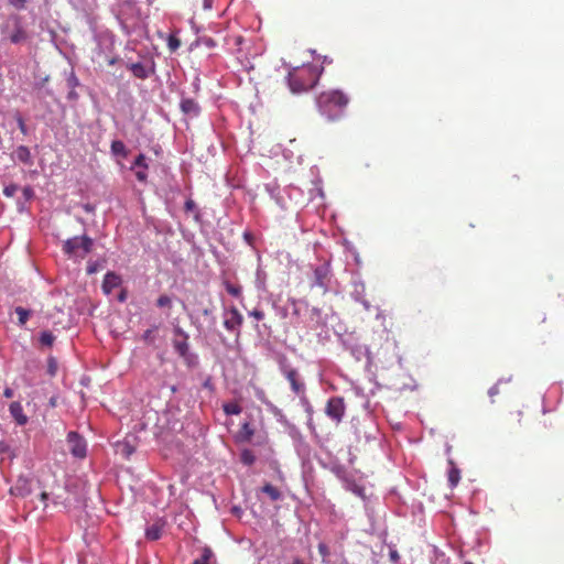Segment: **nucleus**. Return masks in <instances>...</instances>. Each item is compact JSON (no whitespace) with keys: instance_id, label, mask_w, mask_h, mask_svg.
<instances>
[{"instance_id":"f257e3e1","label":"nucleus","mask_w":564,"mask_h":564,"mask_svg":"<svg viewBox=\"0 0 564 564\" xmlns=\"http://www.w3.org/2000/svg\"><path fill=\"white\" fill-rule=\"evenodd\" d=\"M322 73L323 67L312 63L293 67L286 77L291 93L302 94L311 90L317 84Z\"/></svg>"},{"instance_id":"f03ea898","label":"nucleus","mask_w":564,"mask_h":564,"mask_svg":"<svg viewBox=\"0 0 564 564\" xmlns=\"http://www.w3.org/2000/svg\"><path fill=\"white\" fill-rule=\"evenodd\" d=\"M318 109L322 115L329 120L340 117L344 109L349 104V97L341 90L334 89L323 91L316 99Z\"/></svg>"},{"instance_id":"7ed1b4c3","label":"nucleus","mask_w":564,"mask_h":564,"mask_svg":"<svg viewBox=\"0 0 564 564\" xmlns=\"http://www.w3.org/2000/svg\"><path fill=\"white\" fill-rule=\"evenodd\" d=\"M289 434L292 438L295 453L301 462L303 478L306 480L308 474H311L313 470L312 447L305 441L304 436L297 427L292 426Z\"/></svg>"},{"instance_id":"20e7f679","label":"nucleus","mask_w":564,"mask_h":564,"mask_svg":"<svg viewBox=\"0 0 564 564\" xmlns=\"http://www.w3.org/2000/svg\"><path fill=\"white\" fill-rule=\"evenodd\" d=\"M3 39L12 44H21L29 40V34L23 26L22 18L18 14H11L1 25Z\"/></svg>"},{"instance_id":"39448f33","label":"nucleus","mask_w":564,"mask_h":564,"mask_svg":"<svg viewBox=\"0 0 564 564\" xmlns=\"http://www.w3.org/2000/svg\"><path fill=\"white\" fill-rule=\"evenodd\" d=\"M94 241L87 235L69 238L63 243V251L73 259H84L93 249Z\"/></svg>"},{"instance_id":"423d86ee","label":"nucleus","mask_w":564,"mask_h":564,"mask_svg":"<svg viewBox=\"0 0 564 564\" xmlns=\"http://www.w3.org/2000/svg\"><path fill=\"white\" fill-rule=\"evenodd\" d=\"M278 362H279L281 372L284 375V377L290 382L292 391L297 395L303 394L305 391V386L300 380L297 370L289 364V361L284 355L280 356Z\"/></svg>"},{"instance_id":"0eeeda50","label":"nucleus","mask_w":564,"mask_h":564,"mask_svg":"<svg viewBox=\"0 0 564 564\" xmlns=\"http://www.w3.org/2000/svg\"><path fill=\"white\" fill-rule=\"evenodd\" d=\"M67 443L70 454L78 459H83L87 455V442L75 431L67 434Z\"/></svg>"},{"instance_id":"6e6552de","label":"nucleus","mask_w":564,"mask_h":564,"mask_svg":"<svg viewBox=\"0 0 564 564\" xmlns=\"http://www.w3.org/2000/svg\"><path fill=\"white\" fill-rule=\"evenodd\" d=\"M325 412L328 417L339 423L345 415V403L340 397H333L327 401Z\"/></svg>"},{"instance_id":"1a4fd4ad","label":"nucleus","mask_w":564,"mask_h":564,"mask_svg":"<svg viewBox=\"0 0 564 564\" xmlns=\"http://www.w3.org/2000/svg\"><path fill=\"white\" fill-rule=\"evenodd\" d=\"M330 282V268L329 264L323 263L314 269V280L312 286H316L327 292Z\"/></svg>"},{"instance_id":"9d476101","label":"nucleus","mask_w":564,"mask_h":564,"mask_svg":"<svg viewBox=\"0 0 564 564\" xmlns=\"http://www.w3.org/2000/svg\"><path fill=\"white\" fill-rule=\"evenodd\" d=\"M173 347L177 352H187L188 345V335L180 327H175L173 330Z\"/></svg>"},{"instance_id":"9b49d317","label":"nucleus","mask_w":564,"mask_h":564,"mask_svg":"<svg viewBox=\"0 0 564 564\" xmlns=\"http://www.w3.org/2000/svg\"><path fill=\"white\" fill-rule=\"evenodd\" d=\"M31 491V482L29 478L24 476H20L14 486L10 488V494L17 497H26Z\"/></svg>"},{"instance_id":"f8f14e48","label":"nucleus","mask_w":564,"mask_h":564,"mask_svg":"<svg viewBox=\"0 0 564 564\" xmlns=\"http://www.w3.org/2000/svg\"><path fill=\"white\" fill-rule=\"evenodd\" d=\"M242 324V316L236 307L226 312L224 325L229 330H236Z\"/></svg>"},{"instance_id":"ddd939ff","label":"nucleus","mask_w":564,"mask_h":564,"mask_svg":"<svg viewBox=\"0 0 564 564\" xmlns=\"http://www.w3.org/2000/svg\"><path fill=\"white\" fill-rule=\"evenodd\" d=\"M121 284V278L115 272H108L104 276L102 281V291L106 294H110L115 289H117Z\"/></svg>"},{"instance_id":"4468645a","label":"nucleus","mask_w":564,"mask_h":564,"mask_svg":"<svg viewBox=\"0 0 564 564\" xmlns=\"http://www.w3.org/2000/svg\"><path fill=\"white\" fill-rule=\"evenodd\" d=\"M9 412L11 416L15 420L18 425L22 426L28 423V416L24 414L22 404L20 402H12L9 405Z\"/></svg>"},{"instance_id":"2eb2a0df","label":"nucleus","mask_w":564,"mask_h":564,"mask_svg":"<svg viewBox=\"0 0 564 564\" xmlns=\"http://www.w3.org/2000/svg\"><path fill=\"white\" fill-rule=\"evenodd\" d=\"M447 463L449 466L448 467V486L453 489L458 485V482L460 480V470L455 465L453 458L448 457Z\"/></svg>"},{"instance_id":"dca6fc26","label":"nucleus","mask_w":564,"mask_h":564,"mask_svg":"<svg viewBox=\"0 0 564 564\" xmlns=\"http://www.w3.org/2000/svg\"><path fill=\"white\" fill-rule=\"evenodd\" d=\"M181 109L185 115L196 117L200 111L198 104L192 98H185L181 101Z\"/></svg>"},{"instance_id":"f3484780","label":"nucleus","mask_w":564,"mask_h":564,"mask_svg":"<svg viewBox=\"0 0 564 564\" xmlns=\"http://www.w3.org/2000/svg\"><path fill=\"white\" fill-rule=\"evenodd\" d=\"M344 488L357 497L364 498L365 497V488L360 485H358L355 479L345 477L343 479Z\"/></svg>"},{"instance_id":"a211bd4d","label":"nucleus","mask_w":564,"mask_h":564,"mask_svg":"<svg viewBox=\"0 0 564 564\" xmlns=\"http://www.w3.org/2000/svg\"><path fill=\"white\" fill-rule=\"evenodd\" d=\"M55 340V336L50 330H43L40 334L39 343L41 349H51L53 347V343Z\"/></svg>"},{"instance_id":"6ab92c4d","label":"nucleus","mask_w":564,"mask_h":564,"mask_svg":"<svg viewBox=\"0 0 564 564\" xmlns=\"http://www.w3.org/2000/svg\"><path fill=\"white\" fill-rule=\"evenodd\" d=\"M162 536V525L153 523L145 529V538L150 541H156Z\"/></svg>"},{"instance_id":"aec40b11","label":"nucleus","mask_w":564,"mask_h":564,"mask_svg":"<svg viewBox=\"0 0 564 564\" xmlns=\"http://www.w3.org/2000/svg\"><path fill=\"white\" fill-rule=\"evenodd\" d=\"M15 155L20 162L32 164V155L28 147L20 145L15 150Z\"/></svg>"},{"instance_id":"412c9836","label":"nucleus","mask_w":564,"mask_h":564,"mask_svg":"<svg viewBox=\"0 0 564 564\" xmlns=\"http://www.w3.org/2000/svg\"><path fill=\"white\" fill-rule=\"evenodd\" d=\"M262 492L267 494L272 501H278L282 499V494L280 492V490L276 487L272 486L271 484H265L262 487Z\"/></svg>"},{"instance_id":"4be33fe9","label":"nucleus","mask_w":564,"mask_h":564,"mask_svg":"<svg viewBox=\"0 0 564 564\" xmlns=\"http://www.w3.org/2000/svg\"><path fill=\"white\" fill-rule=\"evenodd\" d=\"M129 68L132 72V74L138 78L143 79L148 77V72L142 63H133L130 65Z\"/></svg>"},{"instance_id":"5701e85b","label":"nucleus","mask_w":564,"mask_h":564,"mask_svg":"<svg viewBox=\"0 0 564 564\" xmlns=\"http://www.w3.org/2000/svg\"><path fill=\"white\" fill-rule=\"evenodd\" d=\"M223 410L227 415H238L241 413V406L236 402L224 403Z\"/></svg>"},{"instance_id":"b1692460","label":"nucleus","mask_w":564,"mask_h":564,"mask_svg":"<svg viewBox=\"0 0 564 564\" xmlns=\"http://www.w3.org/2000/svg\"><path fill=\"white\" fill-rule=\"evenodd\" d=\"M111 151L116 155H121L123 158L127 156L126 145L120 140H115L111 142Z\"/></svg>"},{"instance_id":"393cba45","label":"nucleus","mask_w":564,"mask_h":564,"mask_svg":"<svg viewBox=\"0 0 564 564\" xmlns=\"http://www.w3.org/2000/svg\"><path fill=\"white\" fill-rule=\"evenodd\" d=\"M240 460L246 466H251L256 462V455L251 449H243L240 454Z\"/></svg>"},{"instance_id":"a878e982","label":"nucleus","mask_w":564,"mask_h":564,"mask_svg":"<svg viewBox=\"0 0 564 564\" xmlns=\"http://www.w3.org/2000/svg\"><path fill=\"white\" fill-rule=\"evenodd\" d=\"M366 356H367V369H368L369 373L376 376L378 372L376 362H377V357H379V355H366Z\"/></svg>"},{"instance_id":"bb28decb","label":"nucleus","mask_w":564,"mask_h":564,"mask_svg":"<svg viewBox=\"0 0 564 564\" xmlns=\"http://www.w3.org/2000/svg\"><path fill=\"white\" fill-rule=\"evenodd\" d=\"M0 455H7L10 459H13L15 457L14 451L6 441H0Z\"/></svg>"},{"instance_id":"cd10ccee","label":"nucleus","mask_w":564,"mask_h":564,"mask_svg":"<svg viewBox=\"0 0 564 564\" xmlns=\"http://www.w3.org/2000/svg\"><path fill=\"white\" fill-rule=\"evenodd\" d=\"M212 556H213V552H212V550H210V549H208V547H205V549L203 550L202 555H200L198 558H196V560L193 562V564H208V563H209V561H210V558H212Z\"/></svg>"},{"instance_id":"c85d7f7f","label":"nucleus","mask_w":564,"mask_h":564,"mask_svg":"<svg viewBox=\"0 0 564 564\" xmlns=\"http://www.w3.org/2000/svg\"><path fill=\"white\" fill-rule=\"evenodd\" d=\"M156 306L160 308H172V299L166 294H162L156 300Z\"/></svg>"},{"instance_id":"c756f323","label":"nucleus","mask_w":564,"mask_h":564,"mask_svg":"<svg viewBox=\"0 0 564 564\" xmlns=\"http://www.w3.org/2000/svg\"><path fill=\"white\" fill-rule=\"evenodd\" d=\"M15 313L18 315V319H19V324L20 325H24L26 323V321L29 319L30 317V314L31 312L29 310H25L21 306H18L15 308Z\"/></svg>"},{"instance_id":"7c9ffc66","label":"nucleus","mask_w":564,"mask_h":564,"mask_svg":"<svg viewBox=\"0 0 564 564\" xmlns=\"http://www.w3.org/2000/svg\"><path fill=\"white\" fill-rule=\"evenodd\" d=\"M225 288H226V291L235 297H239L241 295V288L239 285H235L229 282H225Z\"/></svg>"},{"instance_id":"2f4dec72","label":"nucleus","mask_w":564,"mask_h":564,"mask_svg":"<svg viewBox=\"0 0 564 564\" xmlns=\"http://www.w3.org/2000/svg\"><path fill=\"white\" fill-rule=\"evenodd\" d=\"M156 330H158V327H152V328L147 329L142 335L143 340L147 343H153L156 337Z\"/></svg>"},{"instance_id":"473e14b6","label":"nucleus","mask_w":564,"mask_h":564,"mask_svg":"<svg viewBox=\"0 0 564 564\" xmlns=\"http://www.w3.org/2000/svg\"><path fill=\"white\" fill-rule=\"evenodd\" d=\"M181 46V41L175 35H170L167 39V47L171 52H175Z\"/></svg>"},{"instance_id":"72a5a7b5","label":"nucleus","mask_w":564,"mask_h":564,"mask_svg":"<svg viewBox=\"0 0 564 564\" xmlns=\"http://www.w3.org/2000/svg\"><path fill=\"white\" fill-rule=\"evenodd\" d=\"M57 372V361L54 357H50L47 360V373L54 377Z\"/></svg>"},{"instance_id":"f704fd0d","label":"nucleus","mask_w":564,"mask_h":564,"mask_svg":"<svg viewBox=\"0 0 564 564\" xmlns=\"http://www.w3.org/2000/svg\"><path fill=\"white\" fill-rule=\"evenodd\" d=\"M511 380V377H508L507 379H499L496 384H494L489 390L488 394L492 399L495 395L499 393V384L501 382H509Z\"/></svg>"},{"instance_id":"c9c22d12","label":"nucleus","mask_w":564,"mask_h":564,"mask_svg":"<svg viewBox=\"0 0 564 564\" xmlns=\"http://www.w3.org/2000/svg\"><path fill=\"white\" fill-rule=\"evenodd\" d=\"M317 549H318V553L321 554V556L323 558V562H326V558L330 554L328 545L324 542H321V543H318Z\"/></svg>"},{"instance_id":"e433bc0d","label":"nucleus","mask_w":564,"mask_h":564,"mask_svg":"<svg viewBox=\"0 0 564 564\" xmlns=\"http://www.w3.org/2000/svg\"><path fill=\"white\" fill-rule=\"evenodd\" d=\"M19 189V186L17 184H10L3 188V194L7 197H13Z\"/></svg>"},{"instance_id":"4c0bfd02","label":"nucleus","mask_w":564,"mask_h":564,"mask_svg":"<svg viewBox=\"0 0 564 564\" xmlns=\"http://www.w3.org/2000/svg\"><path fill=\"white\" fill-rule=\"evenodd\" d=\"M17 10H24L30 0H8Z\"/></svg>"},{"instance_id":"58836bf2","label":"nucleus","mask_w":564,"mask_h":564,"mask_svg":"<svg viewBox=\"0 0 564 564\" xmlns=\"http://www.w3.org/2000/svg\"><path fill=\"white\" fill-rule=\"evenodd\" d=\"M134 166L143 167L144 170L148 169L147 164V158L144 154H139L134 160Z\"/></svg>"},{"instance_id":"ea45409f","label":"nucleus","mask_w":564,"mask_h":564,"mask_svg":"<svg viewBox=\"0 0 564 564\" xmlns=\"http://www.w3.org/2000/svg\"><path fill=\"white\" fill-rule=\"evenodd\" d=\"M184 208H185V212L192 213V212H195L197 209V206H196V204H195V202L193 199H187L185 202Z\"/></svg>"},{"instance_id":"a19ab883","label":"nucleus","mask_w":564,"mask_h":564,"mask_svg":"<svg viewBox=\"0 0 564 564\" xmlns=\"http://www.w3.org/2000/svg\"><path fill=\"white\" fill-rule=\"evenodd\" d=\"M230 513H231L234 517H236V518L240 519V518L242 517V514H243V510H242V508H241V507H239V506H232V507L230 508Z\"/></svg>"},{"instance_id":"79ce46f5","label":"nucleus","mask_w":564,"mask_h":564,"mask_svg":"<svg viewBox=\"0 0 564 564\" xmlns=\"http://www.w3.org/2000/svg\"><path fill=\"white\" fill-rule=\"evenodd\" d=\"M249 315L256 318L257 321H261L264 318V313L260 310H253L249 312Z\"/></svg>"},{"instance_id":"37998d69","label":"nucleus","mask_w":564,"mask_h":564,"mask_svg":"<svg viewBox=\"0 0 564 564\" xmlns=\"http://www.w3.org/2000/svg\"><path fill=\"white\" fill-rule=\"evenodd\" d=\"M18 126H19L20 131H21L23 134H26V133H28L26 124H25V122H24V120H23V118H22V117H19V118H18Z\"/></svg>"},{"instance_id":"c03bdc74","label":"nucleus","mask_w":564,"mask_h":564,"mask_svg":"<svg viewBox=\"0 0 564 564\" xmlns=\"http://www.w3.org/2000/svg\"><path fill=\"white\" fill-rule=\"evenodd\" d=\"M389 556H390V560H391L392 562H394V563H397V562L399 561V558H400L399 553H398V551H395V550H391V551L389 552Z\"/></svg>"},{"instance_id":"a18cd8bd","label":"nucleus","mask_w":564,"mask_h":564,"mask_svg":"<svg viewBox=\"0 0 564 564\" xmlns=\"http://www.w3.org/2000/svg\"><path fill=\"white\" fill-rule=\"evenodd\" d=\"M3 395L8 399L12 398L14 395V391L13 389L7 387L4 390H3Z\"/></svg>"},{"instance_id":"49530a36","label":"nucleus","mask_w":564,"mask_h":564,"mask_svg":"<svg viewBox=\"0 0 564 564\" xmlns=\"http://www.w3.org/2000/svg\"><path fill=\"white\" fill-rule=\"evenodd\" d=\"M135 176L139 181L144 182L147 180V173L144 171H138Z\"/></svg>"},{"instance_id":"de8ad7c7","label":"nucleus","mask_w":564,"mask_h":564,"mask_svg":"<svg viewBox=\"0 0 564 564\" xmlns=\"http://www.w3.org/2000/svg\"><path fill=\"white\" fill-rule=\"evenodd\" d=\"M214 0H203V8L205 10H210L213 8Z\"/></svg>"},{"instance_id":"09e8293b","label":"nucleus","mask_w":564,"mask_h":564,"mask_svg":"<svg viewBox=\"0 0 564 564\" xmlns=\"http://www.w3.org/2000/svg\"><path fill=\"white\" fill-rule=\"evenodd\" d=\"M203 387L208 389V390H213L214 387H213V383H212V379L209 377L204 381Z\"/></svg>"},{"instance_id":"8fccbe9b","label":"nucleus","mask_w":564,"mask_h":564,"mask_svg":"<svg viewBox=\"0 0 564 564\" xmlns=\"http://www.w3.org/2000/svg\"><path fill=\"white\" fill-rule=\"evenodd\" d=\"M68 84L69 86L72 87H75L78 85V79L75 77V76H72L69 79H68Z\"/></svg>"},{"instance_id":"3c124183","label":"nucleus","mask_w":564,"mask_h":564,"mask_svg":"<svg viewBox=\"0 0 564 564\" xmlns=\"http://www.w3.org/2000/svg\"><path fill=\"white\" fill-rule=\"evenodd\" d=\"M23 192L26 197H30L33 194V191L30 187H25Z\"/></svg>"},{"instance_id":"603ef678","label":"nucleus","mask_w":564,"mask_h":564,"mask_svg":"<svg viewBox=\"0 0 564 564\" xmlns=\"http://www.w3.org/2000/svg\"><path fill=\"white\" fill-rule=\"evenodd\" d=\"M307 425H308V427H310L311 432H312V433H315V426H314V424H313V422H312V419H310V420H308Z\"/></svg>"},{"instance_id":"864d4df0","label":"nucleus","mask_w":564,"mask_h":564,"mask_svg":"<svg viewBox=\"0 0 564 564\" xmlns=\"http://www.w3.org/2000/svg\"><path fill=\"white\" fill-rule=\"evenodd\" d=\"M47 499H48V495L46 492H42L41 500L45 503Z\"/></svg>"},{"instance_id":"5fc2aeb1","label":"nucleus","mask_w":564,"mask_h":564,"mask_svg":"<svg viewBox=\"0 0 564 564\" xmlns=\"http://www.w3.org/2000/svg\"><path fill=\"white\" fill-rule=\"evenodd\" d=\"M451 449H452V446L449 444H446V448H445V452L446 454L449 456L451 454Z\"/></svg>"},{"instance_id":"6e6d98bb","label":"nucleus","mask_w":564,"mask_h":564,"mask_svg":"<svg viewBox=\"0 0 564 564\" xmlns=\"http://www.w3.org/2000/svg\"><path fill=\"white\" fill-rule=\"evenodd\" d=\"M126 300V294L124 293H121L119 295V301L123 302Z\"/></svg>"},{"instance_id":"4d7b16f0","label":"nucleus","mask_w":564,"mask_h":564,"mask_svg":"<svg viewBox=\"0 0 564 564\" xmlns=\"http://www.w3.org/2000/svg\"><path fill=\"white\" fill-rule=\"evenodd\" d=\"M304 401H305V403H306V405H307L306 411H307V412H311V411H312V409H311L310 404L307 403V401H306L305 399H304Z\"/></svg>"},{"instance_id":"13d9d810","label":"nucleus","mask_w":564,"mask_h":564,"mask_svg":"<svg viewBox=\"0 0 564 564\" xmlns=\"http://www.w3.org/2000/svg\"><path fill=\"white\" fill-rule=\"evenodd\" d=\"M95 272V267L88 268V273Z\"/></svg>"},{"instance_id":"bf43d9fd","label":"nucleus","mask_w":564,"mask_h":564,"mask_svg":"<svg viewBox=\"0 0 564 564\" xmlns=\"http://www.w3.org/2000/svg\"><path fill=\"white\" fill-rule=\"evenodd\" d=\"M85 209L88 212L91 210V208L88 205L85 206Z\"/></svg>"},{"instance_id":"052dcab7","label":"nucleus","mask_w":564,"mask_h":564,"mask_svg":"<svg viewBox=\"0 0 564 564\" xmlns=\"http://www.w3.org/2000/svg\"><path fill=\"white\" fill-rule=\"evenodd\" d=\"M464 564H474L473 562H465Z\"/></svg>"}]
</instances>
